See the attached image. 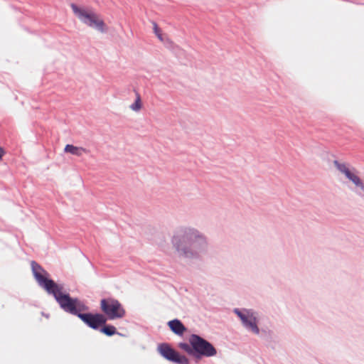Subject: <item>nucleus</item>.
Wrapping results in <instances>:
<instances>
[{
  "label": "nucleus",
  "instance_id": "1",
  "mask_svg": "<svg viewBox=\"0 0 364 364\" xmlns=\"http://www.w3.org/2000/svg\"><path fill=\"white\" fill-rule=\"evenodd\" d=\"M58 301L60 306L65 311L77 316L89 327L97 329L100 326H104L106 323L107 318L103 314H82V311L87 310V307L77 299L71 298L68 294H65Z\"/></svg>",
  "mask_w": 364,
  "mask_h": 364
},
{
  "label": "nucleus",
  "instance_id": "2",
  "mask_svg": "<svg viewBox=\"0 0 364 364\" xmlns=\"http://www.w3.org/2000/svg\"><path fill=\"white\" fill-rule=\"evenodd\" d=\"M200 242H203V238L192 229L179 231L173 238V244L177 251L186 257L193 255V250L197 248Z\"/></svg>",
  "mask_w": 364,
  "mask_h": 364
},
{
  "label": "nucleus",
  "instance_id": "3",
  "mask_svg": "<svg viewBox=\"0 0 364 364\" xmlns=\"http://www.w3.org/2000/svg\"><path fill=\"white\" fill-rule=\"evenodd\" d=\"M32 269L36 279L40 286L43 287L48 294H53L58 303L63 297L65 293L63 291V287L54 282L52 279H47L42 274L41 267L36 262L31 263Z\"/></svg>",
  "mask_w": 364,
  "mask_h": 364
},
{
  "label": "nucleus",
  "instance_id": "4",
  "mask_svg": "<svg viewBox=\"0 0 364 364\" xmlns=\"http://www.w3.org/2000/svg\"><path fill=\"white\" fill-rule=\"evenodd\" d=\"M71 9L77 18L90 27H95L101 32L105 31L104 21L91 10L79 8L77 5L71 4Z\"/></svg>",
  "mask_w": 364,
  "mask_h": 364
},
{
  "label": "nucleus",
  "instance_id": "5",
  "mask_svg": "<svg viewBox=\"0 0 364 364\" xmlns=\"http://www.w3.org/2000/svg\"><path fill=\"white\" fill-rule=\"evenodd\" d=\"M100 309L107 319L122 318L126 311L122 304L116 299L108 297L100 301Z\"/></svg>",
  "mask_w": 364,
  "mask_h": 364
},
{
  "label": "nucleus",
  "instance_id": "6",
  "mask_svg": "<svg viewBox=\"0 0 364 364\" xmlns=\"http://www.w3.org/2000/svg\"><path fill=\"white\" fill-rule=\"evenodd\" d=\"M188 341L193 348L194 354L196 353L205 357H212L217 354L215 347L198 335L192 334L189 337Z\"/></svg>",
  "mask_w": 364,
  "mask_h": 364
},
{
  "label": "nucleus",
  "instance_id": "7",
  "mask_svg": "<svg viewBox=\"0 0 364 364\" xmlns=\"http://www.w3.org/2000/svg\"><path fill=\"white\" fill-rule=\"evenodd\" d=\"M158 350L163 357L171 362L178 364H188L189 363L186 356L180 355L166 343L159 345Z\"/></svg>",
  "mask_w": 364,
  "mask_h": 364
},
{
  "label": "nucleus",
  "instance_id": "8",
  "mask_svg": "<svg viewBox=\"0 0 364 364\" xmlns=\"http://www.w3.org/2000/svg\"><path fill=\"white\" fill-rule=\"evenodd\" d=\"M234 312L241 319L243 325L246 328H250L255 334L259 333V330L257 325V320L254 312L247 309L240 311L237 309H235Z\"/></svg>",
  "mask_w": 364,
  "mask_h": 364
},
{
  "label": "nucleus",
  "instance_id": "9",
  "mask_svg": "<svg viewBox=\"0 0 364 364\" xmlns=\"http://www.w3.org/2000/svg\"><path fill=\"white\" fill-rule=\"evenodd\" d=\"M168 326L171 330L176 334L181 336L186 331V328L178 319H173L168 322Z\"/></svg>",
  "mask_w": 364,
  "mask_h": 364
},
{
  "label": "nucleus",
  "instance_id": "10",
  "mask_svg": "<svg viewBox=\"0 0 364 364\" xmlns=\"http://www.w3.org/2000/svg\"><path fill=\"white\" fill-rule=\"evenodd\" d=\"M64 151L70 153L77 156H81L84 154H87L89 151L81 146H75L72 144H67L64 148Z\"/></svg>",
  "mask_w": 364,
  "mask_h": 364
},
{
  "label": "nucleus",
  "instance_id": "11",
  "mask_svg": "<svg viewBox=\"0 0 364 364\" xmlns=\"http://www.w3.org/2000/svg\"><path fill=\"white\" fill-rule=\"evenodd\" d=\"M346 176L350 180L355 186L360 187L363 191H364V184L362 183L360 178L355 175V173H352L350 171L346 173L345 174Z\"/></svg>",
  "mask_w": 364,
  "mask_h": 364
},
{
  "label": "nucleus",
  "instance_id": "12",
  "mask_svg": "<svg viewBox=\"0 0 364 364\" xmlns=\"http://www.w3.org/2000/svg\"><path fill=\"white\" fill-rule=\"evenodd\" d=\"M346 176L350 180L355 186L360 187L363 191H364V184L362 183L360 178L355 175V173H352L350 171L346 173L345 174Z\"/></svg>",
  "mask_w": 364,
  "mask_h": 364
},
{
  "label": "nucleus",
  "instance_id": "13",
  "mask_svg": "<svg viewBox=\"0 0 364 364\" xmlns=\"http://www.w3.org/2000/svg\"><path fill=\"white\" fill-rule=\"evenodd\" d=\"M346 176L350 180L355 186L360 187L363 191H364V184L362 183L360 178L355 175V173H352L350 171L346 173L345 174Z\"/></svg>",
  "mask_w": 364,
  "mask_h": 364
},
{
  "label": "nucleus",
  "instance_id": "14",
  "mask_svg": "<svg viewBox=\"0 0 364 364\" xmlns=\"http://www.w3.org/2000/svg\"><path fill=\"white\" fill-rule=\"evenodd\" d=\"M136 100L135 102L130 106V108L135 112H138L141 109L142 104L140 95L139 93L136 94Z\"/></svg>",
  "mask_w": 364,
  "mask_h": 364
},
{
  "label": "nucleus",
  "instance_id": "15",
  "mask_svg": "<svg viewBox=\"0 0 364 364\" xmlns=\"http://www.w3.org/2000/svg\"><path fill=\"white\" fill-rule=\"evenodd\" d=\"M101 332L107 336H111L117 333V329L114 326L107 325L105 326L102 329Z\"/></svg>",
  "mask_w": 364,
  "mask_h": 364
},
{
  "label": "nucleus",
  "instance_id": "16",
  "mask_svg": "<svg viewBox=\"0 0 364 364\" xmlns=\"http://www.w3.org/2000/svg\"><path fill=\"white\" fill-rule=\"evenodd\" d=\"M178 346H179L180 348L183 350L185 352H186L189 355H193L194 354L193 348L191 346V345L190 343L188 344L186 343H180L178 344Z\"/></svg>",
  "mask_w": 364,
  "mask_h": 364
},
{
  "label": "nucleus",
  "instance_id": "17",
  "mask_svg": "<svg viewBox=\"0 0 364 364\" xmlns=\"http://www.w3.org/2000/svg\"><path fill=\"white\" fill-rule=\"evenodd\" d=\"M334 164L337 169L344 174H346V173L350 171L349 168L344 164H341L338 163L337 161H335Z\"/></svg>",
  "mask_w": 364,
  "mask_h": 364
},
{
  "label": "nucleus",
  "instance_id": "18",
  "mask_svg": "<svg viewBox=\"0 0 364 364\" xmlns=\"http://www.w3.org/2000/svg\"><path fill=\"white\" fill-rule=\"evenodd\" d=\"M153 28H154V33L156 34L157 38L159 39V41H164V38H163V36H162V31L159 28V26L156 24V23H155V22L153 23Z\"/></svg>",
  "mask_w": 364,
  "mask_h": 364
},
{
  "label": "nucleus",
  "instance_id": "19",
  "mask_svg": "<svg viewBox=\"0 0 364 364\" xmlns=\"http://www.w3.org/2000/svg\"><path fill=\"white\" fill-rule=\"evenodd\" d=\"M4 151L3 148H1L0 146V160L2 159V156H4Z\"/></svg>",
  "mask_w": 364,
  "mask_h": 364
}]
</instances>
